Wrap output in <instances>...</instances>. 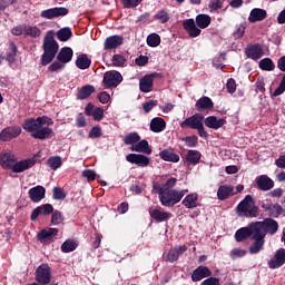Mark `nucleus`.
<instances>
[{
    "label": "nucleus",
    "instance_id": "obj_1",
    "mask_svg": "<svg viewBox=\"0 0 285 285\" xmlns=\"http://www.w3.org/2000/svg\"><path fill=\"white\" fill-rule=\"evenodd\" d=\"M177 185V178H169L164 185L155 183L153 185L154 195H158L161 206L170 208L175 204H179L184 199V195L188 193V189L176 190L173 189Z\"/></svg>",
    "mask_w": 285,
    "mask_h": 285
},
{
    "label": "nucleus",
    "instance_id": "obj_2",
    "mask_svg": "<svg viewBox=\"0 0 285 285\" xmlns=\"http://www.w3.org/2000/svg\"><path fill=\"white\" fill-rule=\"evenodd\" d=\"M55 121H52V118L48 116H42L38 118H29L24 120L22 124L23 130H27V132H30L31 137L33 139H50L52 135H55V131H52V128L50 126H53Z\"/></svg>",
    "mask_w": 285,
    "mask_h": 285
},
{
    "label": "nucleus",
    "instance_id": "obj_3",
    "mask_svg": "<svg viewBox=\"0 0 285 285\" xmlns=\"http://www.w3.org/2000/svg\"><path fill=\"white\" fill-rule=\"evenodd\" d=\"M52 31L47 32V36L43 40V53L41 56V66H48V63L52 62V59L57 56V51L59 50V45L55 41V37L52 36Z\"/></svg>",
    "mask_w": 285,
    "mask_h": 285
},
{
    "label": "nucleus",
    "instance_id": "obj_4",
    "mask_svg": "<svg viewBox=\"0 0 285 285\" xmlns=\"http://www.w3.org/2000/svg\"><path fill=\"white\" fill-rule=\"evenodd\" d=\"M237 212L240 217H257L259 209L255 206L253 196L247 195L237 206Z\"/></svg>",
    "mask_w": 285,
    "mask_h": 285
},
{
    "label": "nucleus",
    "instance_id": "obj_5",
    "mask_svg": "<svg viewBox=\"0 0 285 285\" xmlns=\"http://www.w3.org/2000/svg\"><path fill=\"white\" fill-rule=\"evenodd\" d=\"M254 228L257 230L258 235L266 237V233H269V235H275L279 228V225L274 219L266 218L264 222H256Z\"/></svg>",
    "mask_w": 285,
    "mask_h": 285
},
{
    "label": "nucleus",
    "instance_id": "obj_6",
    "mask_svg": "<svg viewBox=\"0 0 285 285\" xmlns=\"http://www.w3.org/2000/svg\"><path fill=\"white\" fill-rule=\"evenodd\" d=\"M52 279V271L49 264H41L36 269V282L46 285Z\"/></svg>",
    "mask_w": 285,
    "mask_h": 285
},
{
    "label": "nucleus",
    "instance_id": "obj_7",
    "mask_svg": "<svg viewBox=\"0 0 285 285\" xmlns=\"http://www.w3.org/2000/svg\"><path fill=\"white\" fill-rule=\"evenodd\" d=\"M124 81V77L119 71H107L104 75L102 83L105 88H117Z\"/></svg>",
    "mask_w": 285,
    "mask_h": 285
},
{
    "label": "nucleus",
    "instance_id": "obj_8",
    "mask_svg": "<svg viewBox=\"0 0 285 285\" xmlns=\"http://www.w3.org/2000/svg\"><path fill=\"white\" fill-rule=\"evenodd\" d=\"M126 161L135 164L139 168H148L150 166V158L144 154H128Z\"/></svg>",
    "mask_w": 285,
    "mask_h": 285
},
{
    "label": "nucleus",
    "instance_id": "obj_9",
    "mask_svg": "<svg viewBox=\"0 0 285 285\" xmlns=\"http://www.w3.org/2000/svg\"><path fill=\"white\" fill-rule=\"evenodd\" d=\"M203 124L204 115L195 114L180 122V128H191V130H197V128H202Z\"/></svg>",
    "mask_w": 285,
    "mask_h": 285
},
{
    "label": "nucleus",
    "instance_id": "obj_10",
    "mask_svg": "<svg viewBox=\"0 0 285 285\" xmlns=\"http://www.w3.org/2000/svg\"><path fill=\"white\" fill-rule=\"evenodd\" d=\"M254 225L255 223H252L247 227L239 228L235 233L236 242H244L245 239H248V237H255V235H259L257 233V229L254 227Z\"/></svg>",
    "mask_w": 285,
    "mask_h": 285
},
{
    "label": "nucleus",
    "instance_id": "obj_11",
    "mask_svg": "<svg viewBox=\"0 0 285 285\" xmlns=\"http://www.w3.org/2000/svg\"><path fill=\"white\" fill-rule=\"evenodd\" d=\"M17 161V156L12 151H1L0 154V166L4 170H12Z\"/></svg>",
    "mask_w": 285,
    "mask_h": 285
},
{
    "label": "nucleus",
    "instance_id": "obj_12",
    "mask_svg": "<svg viewBox=\"0 0 285 285\" xmlns=\"http://www.w3.org/2000/svg\"><path fill=\"white\" fill-rule=\"evenodd\" d=\"M66 14H68V9L63 8V7H56V8H51V9H47L41 11L40 17L42 19H57L59 17H66Z\"/></svg>",
    "mask_w": 285,
    "mask_h": 285
},
{
    "label": "nucleus",
    "instance_id": "obj_13",
    "mask_svg": "<svg viewBox=\"0 0 285 285\" xmlns=\"http://www.w3.org/2000/svg\"><path fill=\"white\" fill-rule=\"evenodd\" d=\"M57 235H59V229L49 227L40 230L37 238L38 242H41V244H48V242H52Z\"/></svg>",
    "mask_w": 285,
    "mask_h": 285
},
{
    "label": "nucleus",
    "instance_id": "obj_14",
    "mask_svg": "<svg viewBox=\"0 0 285 285\" xmlns=\"http://www.w3.org/2000/svg\"><path fill=\"white\" fill-rule=\"evenodd\" d=\"M52 213H55V207H52V205L50 204H45L41 206L36 207L30 216L31 222H36V219L43 215L45 217L48 215H52Z\"/></svg>",
    "mask_w": 285,
    "mask_h": 285
},
{
    "label": "nucleus",
    "instance_id": "obj_15",
    "mask_svg": "<svg viewBox=\"0 0 285 285\" xmlns=\"http://www.w3.org/2000/svg\"><path fill=\"white\" fill-rule=\"evenodd\" d=\"M21 135V127H7L0 132L1 141H10Z\"/></svg>",
    "mask_w": 285,
    "mask_h": 285
},
{
    "label": "nucleus",
    "instance_id": "obj_16",
    "mask_svg": "<svg viewBox=\"0 0 285 285\" xmlns=\"http://www.w3.org/2000/svg\"><path fill=\"white\" fill-rule=\"evenodd\" d=\"M37 164V160L35 158H28L20 161H17L12 166V173H24V170H28L32 168Z\"/></svg>",
    "mask_w": 285,
    "mask_h": 285
},
{
    "label": "nucleus",
    "instance_id": "obj_17",
    "mask_svg": "<svg viewBox=\"0 0 285 285\" xmlns=\"http://www.w3.org/2000/svg\"><path fill=\"white\" fill-rule=\"evenodd\" d=\"M85 112L88 117H92L95 121H101L104 119V108L95 107L92 102L87 104Z\"/></svg>",
    "mask_w": 285,
    "mask_h": 285
},
{
    "label": "nucleus",
    "instance_id": "obj_18",
    "mask_svg": "<svg viewBox=\"0 0 285 285\" xmlns=\"http://www.w3.org/2000/svg\"><path fill=\"white\" fill-rule=\"evenodd\" d=\"M285 264V249L281 248L276 250L274 257L268 262L269 268H282Z\"/></svg>",
    "mask_w": 285,
    "mask_h": 285
},
{
    "label": "nucleus",
    "instance_id": "obj_19",
    "mask_svg": "<svg viewBox=\"0 0 285 285\" xmlns=\"http://www.w3.org/2000/svg\"><path fill=\"white\" fill-rule=\"evenodd\" d=\"M29 198L33 204H39L46 198V188L43 186H36L29 189Z\"/></svg>",
    "mask_w": 285,
    "mask_h": 285
},
{
    "label": "nucleus",
    "instance_id": "obj_20",
    "mask_svg": "<svg viewBox=\"0 0 285 285\" xmlns=\"http://www.w3.org/2000/svg\"><path fill=\"white\" fill-rule=\"evenodd\" d=\"M183 27L191 38L199 37V35H202V29L197 27L194 19L184 20Z\"/></svg>",
    "mask_w": 285,
    "mask_h": 285
},
{
    "label": "nucleus",
    "instance_id": "obj_21",
    "mask_svg": "<svg viewBox=\"0 0 285 285\" xmlns=\"http://www.w3.org/2000/svg\"><path fill=\"white\" fill-rule=\"evenodd\" d=\"M124 45L122 36H111L108 37L104 42V50H116L119 46Z\"/></svg>",
    "mask_w": 285,
    "mask_h": 285
},
{
    "label": "nucleus",
    "instance_id": "obj_22",
    "mask_svg": "<svg viewBox=\"0 0 285 285\" xmlns=\"http://www.w3.org/2000/svg\"><path fill=\"white\" fill-rule=\"evenodd\" d=\"M205 126L212 128V130H219L226 126V118H218L216 116H209L205 119Z\"/></svg>",
    "mask_w": 285,
    "mask_h": 285
},
{
    "label": "nucleus",
    "instance_id": "obj_23",
    "mask_svg": "<svg viewBox=\"0 0 285 285\" xmlns=\"http://www.w3.org/2000/svg\"><path fill=\"white\" fill-rule=\"evenodd\" d=\"M256 186L259 188V190H272V188L275 187V181H273L271 177L262 175L256 178Z\"/></svg>",
    "mask_w": 285,
    "mask_h": 285
},
{
    "label": "nucleus",
    "instance_id": "obj_24",
    "mask_svg": "<svg viewBox=\"0 0 285 285\" xmlns=\"http://www.w3.org/2000/svg\"><path fill=\"white\" fill-rule=\"evenodd\" d=\"M149 215L151 219H155V222L158 223L168 222V219L173 217V214L164 212L161 208L149 209Z\"/></svg>",
    "mask_w": 285,
    "mask_h": 285
},
{
    "label": "nucleus",
    "instance_id": "obj_25",
    "mask_svg": "<svg viewBox=\"0 0 285 285\" xmlns=\"http://www.w3.org/2000/svg\"><path fill=\"white\" fill-rule=\"evenodd\" d=\"M246 55L248 59L257 61L258 59H262L264 57V49L261 47V45H252L247 47Z\"/></svg>",
    "mask_w": 285,
    "mask_h": 285
},
{
    "label": "nucleus",
    "instance_id": "obj_26",
    "mask_svg": "<svg viewBox=\"0 0 285 285\" xmlns=\"http://www.w3.org/2000/svg\"><path fill=\"white\" fill-rule=\"evenodd\" d=\"M159 157L160 159H163V161H170L171 164H177L179 163V159H180L178 154H176L175 149L173 148L163 149L159 153Z\"/></svg>",
    "mask_w": 285,
    "mask_h": 285
},
{
    "label": "nucleus",
    "instance_id": "obj_27",
    "mask_svg": "<svg viewBox=\"0 0 285 285\" xmlns=\"http://www.w3.org/2000/svg\"><path fill=\"white\" fill-rule=\"evenodd\" d=\"M186 250H188V247L186 245H180L171 248L166 256L167 262H177L179 259V255H184Z\"/></svg>",
    "mask_w": 285,
    "mask_h": 285
},
{
    "label": "nucleus",
    "instance_id": "obj_28",
    "mask_svg": "<svg viewBox=\"0 0 285 285\" xmlns=\"http://www.w3.org/2000/svg\"><path fill=\"white\" fill-rule=\"evenodd\" d=\"M210 275H213V272L208 267L199 266L193 272L191 279L193 282H202V279L210 277Z\"/></svg>",
    "mask_w": 285,
    "mask_h": 285
},
{
    "label": "nucleus",
    "instance_id": "obj_29",
    "mask_svg": "<svg viewBox=\"0 0 285 285\" xmlns=\"http://www.w3.org/2000/svg\"><path fill=\"white\" fill-rule=\"evenodd\" d=\"M155 81V75H146L139 81V88L141 92H151L153 91V83Z\"/></svg>",
    "mask_w": 285,
    "mask_h": 285
},
{
    "label": "nucleus",
    "instance_id": "obj_30",
    "mask_svg": "<svg viewBox=\"0 0 285 285\" xmlns=\"http://www.w3.org/2000/svg\"><path fill=\"white\" fill-rule=\"evenodd\" d=\"M233 195H235V187L232 185H223L217 190V197L220 202L228 199V197H233Z\"/></svg>",
    "mask_w": 285,
    "mask_h": 285
},
{
    "label": "nucleus",
    "instance_id": "obj_31",
    "mask_svg": "<svg viewBox=\"0 0 285 285\" xmlns=\"http://www.w3.org/2000/svg\"><path fill=\"white\" fill-rule=\"evenodd\" d=\"M134 153H141L142 155H153V148L147 140H138L136 145L131 146Z\"/></svg>",
    "mask_w": 285,
    "mask_h": 285
},
{
    "label": "nucleus",
    "instance_id": "obj_32",
    "mask_svg": "<svg viewBox=\"0 0 285 285\" xmlns=\"http://www.w3.org/2000/svg\"><path fill=\"white\" fill-rule=\"evenodd\" d=\"M266 10L261 8H255L250 11L248 21L249 23H257V21H264L266 19Z\"/></svg>",
    "mask_w": 285,
    "mask_h": 285
},
{
    "label": "nucleus",
    "instance_id": "obj_33",
    "mask_svg": "<svg viewBox=\"0 0 285 285\" xmlns=\"http://www.w3.org/2000/svg\"><path fill=\"white\" fill-rule=\"evenodd\" d=\"M264 237L262 234H255L254 244L249 247L250 255H257L264 248Z\"/></svg>",
    "mask_w": 285,
    "mask_h": 285
},
{
    "label": "nucleus",
    "instance_id": "obj_34",
    "mask_svg": "<svg viewBox=\"0 0 285 285\" xmlns=\"http://www.w3.org/2000/svg\"><path fill=\"white\" fill-rule=\"evenodd\" d=\"M72 55H75V52L70 47H63L59 51L57 59L58 61H61V63H70V61H72Z\"/></svg>",
    "mask_w": 285,
    "mask_h": 285
},
{
    "label": "nucleus",
    "instance_id": "obj_35",
    "mask_svg": "<svg viewBox=\"0 0 285 285\" xmlns=\"http://www.w3.org/2000/svg\"><path fill=\"white\" fill-rule=\"evenodd\" d=\"M151 132H164L166 130V120L161 117L153 118L150 121Z\"/></svg>",
    "mask_w": 285,
    "mask_h": 285
},
{
    "label": "nucleus",
    "instance_id": "obj_36",
    "mask_svg": "<svg viewBox=\"0 0 285 285\" xmlns=\"http://www.w3.org/2000/svg\"><path fill=\"white\" fill-rule=\"evenodd\" d=\"M198 202L199 195H197V193H191L183 199V206H185V208H197V206H199Z\"/></svg>",
    "mask_w": 285,
    "mask_h": 285
},
{
    "label": "nucleus",
    "instance_id": "obj_37",
    "mask_svg": "<svg viewBox=\"0 0 285 285\" xmlns=\"http://www.w3.org/2000/svg\"><path fill=\"white\" fill-rule=\"evenodd\" d=\"M214 104L213 100L209 97H202L196 102V108L202 112L203 110H213Z\"/></svg>",
    "mask_w": 285,
    "mask_h": 285
},
{
    "label": "nucleus",
    "instance_id": "obj_38",
    "mask_svg": "<svg viewBox=\"0 0 285 285\" xmlns=\"http://www.w3.org/2000/svg\"><path fill=\"white\" fill-rule=\"evenodd\" d=\"M91 63H92V60H90V58H88V55H86V53L78 56V58L76 60V66L80 70H88V68H90Z\"/></svg>",
    "mask_w": 285,
    "mask_h": 285
},
{
    "label": "nucleus",
    "instance_id": "obj_39",
    "mask_svg": "<svg viewBox=\"0 0 285 285\" xmlns=\"http://www.w3.org/2000/svg\"><path fill=\"white\" fill-rule=\"evenodd\" d=\"M213 21V18L208 14L200 13L196 17V26L200 28L202 30H205V28H208Z\"/></svg>",
    "mask_w": 285,
    "mask_h": 285
},
{
    "label": "nucleus",
    "instance_id": "obj_40",
    "mask_svg": "<svg viewBox=\"0 0 285 285\" xmlns=\"http://www.w3.org/2000/svg\"><path fill=\"white\" fill-rule=\"evenodd\" d=\"M202 159V153L197 150L189 149L186 155V161H189V164H193L196 166L198 161Z\"/></svg>",
    "mask_w": 285,
    "mask_h": 285
},
{
    "label": "nucleus",
    "instance_id": "obj_41",
    "mask_svg": "<svg viewBox=\"0 0 285 285\" xmlns=\"http://www.w3.org/2000/svg\"><path fill=\"white\" fill-rule=\"evenodd\" d=\"M24 35L32 39H39L41 37V30L37 26H24Z\"/></svg>",
    "mask_w": 285,
    "mask_h": 285
},
{
    "label": "nucleus",
    "instance_id": "obj_42",
    "mask_svg": "<svg viewBox=\"0 0 285 285\" xmlns=\"http://www.w3.org/2000/svg\"><path fill=\"white\" fill-rule=\"evenodd\" d=\"M92 92H95V87L92 85H86L79 89L77 97L79 99H88Z\"/></svg>",
    "mask_w": 285,
    "mask_h": 285
},
{
    "label": "nucleus",
    "instance_id": "obj_43",
    "mask_svg": "<svg viewBox=\"0 0 285 285\" xmlns=\"http://www.w3.org/2000/svg\"><path fill=\"white\" fill-rule=\"evenodd\" d=\"M77 246H79V244L76 240L67 239L61 245V250L62 253H72V250H77Z\"/></svg>",
    "mask_w": 285,
    "mask_h": 285
},
{
    "label": "nucleus",
    "instance_id": "obj_44",
    "mask_svg": "<svg viewBox=\"0 0 285 285\" xmlns=\"http://www.w3.org/2000/svg\"><path fill=\"white\" fill-rule=\"evenodd\" d=\"M161 43V37L157 33H150L148 37H147V45L150 47V48H157L158 46H160Z\"/></svg>",
    "mask_w": 285,
    "mask_h": 285
},
{
    "label": "nucleus",
    "instance_id": "obj_45",
    "mask_svg": "<svg viewBox=\"0 0 285 285\" xmlns=\"http://www.w3.org/2000/svg\"><path fill=\"white\" fill-rule=\"evenodd\" d=\"M139 139H141V137H139V134L131 132L125 136L124 144H126V146H135L139 141Z\"/></svg>",
    "mask_w": 285,
    "mask_h": 285
},
{
    "label": "nucleus",
    "instance_id": "obj_46",
    "mask_svg": "<svg viewBox=\"0 0 285 285\" xmlns=\"http://www.w3.org/2000/svg\"><path fill=\"white\" fill-rule=\"evenodd\" d=\"M154 19L159 21V23H168L170 21V14L166 10H160L154 16Z\"/></svg>",
    "mask_w": 285,
    "mask_h": 285
},
{
    "label": "nucleus",
    "instance_id": "obj_47",
    "mask_svg": "<svg viewBox=\"0 0 285 285\" xmlns=\"http://www.w3.org/2000/svg\"><path fill=\"white\" fill-rule=\"evenodd\" d=\"M259 68L261 70H266L271 72V70H275V63H273V60L271 58H264L259 61Z\"/></svg>",
    "mask_w": 285,
    "mask_h": 285
},
{
    "label": "nucleus",
    "instance_id": "obj_48",
    "mask_svg": "<svg viewBox=\"0 0 285 285\" xmlns=\"http://www.w3.org/2000/svg\"><path fill=\"white\" fill-rule=\"evenodd\" d=\"M57 37H58L59 41H68V39H70V37H72V30H70V28L60 29L57 32Z\"/></svg>",
    "mask_w": 285,
    "mask_h": 285
},
{
    "label": "nucleus",
    "instance_id": "obj_49",
    "mask_svg": "<svg viewBox=\"0 0 285 285\" xmlns=\"http://www.w3.org/2000/svg\"><path fill=\"white\" fill-rule=\"evenodd\" d=\"M111 63L116 68H121V67L126 66V57H124L119 53H116L112 56Z\"/></svg>",
    "mask_w": 285,
    "mask_h": 285
},
{
    "label": "nucleus",
    "instance_id": "obj_50",
    "mask_svg": "<svg viewBox=\"0 0 285 285\" xmlns=\"http://www.w3.org/2000/svg\"><path fill=\"white\" fill-rule=\"evenodd\" d=\"M51 224L52 226H59L60 224H63V214H61L59 210L52 212Z\"/></svg>",
    "mask_w": 285,
    "mask_h": 285
},
{
    "label": "nucleus",
    "instance_id": "obj_51",
    "mask_svg": "<svg viewBox=\"0 0 285 285\" xmlns=\"http://www.w3.org/2000/svg\"><path fill=\"white\" fill-rule=\"evenodd\" d=\"M14 57H17V46L11 42L7 53V61H9V63H14Z\"/></svg>",
    "mask_w": 285,
    "mask_h": 285
},
{
    "label": "nucleus",
    "instance_id": "obj_52",
    "mask_svg": "<svg viewBox=\"0 0 285 285\" xmlns=\"http://www.w3.org/2000/svg\"><path fill=\"white\" fill-rule=\"evenodd\" d=\"M210 12H217V10H222L224 8V1L222 0H210L208 4Z\"/></svg>",
    "mask_w": 285,
    "mask_h": 285
},
{
    "label": "nucleus",
    "instance_id": "obj_53",
    "mask_svg": "<svg viewBox=\"0 0 285 285\" xmlns=\"http://www.w3.org/2000/svg\"><path fill=\"white\" fill-rule=\"evenodd\" d=\"M48 165L51 168V170H57V168H61V157H50L48 159Z\"/></svg>",
    "mask_w": 285,
    "mask_h": 285
},
{
    "label": "nucleus",
    "instance_id": "obj_54",
    "mask_svg": "<svg viewBox=\"0 0 285 285\" xmlns=\"http://www.w3.org/2000/svg\"><path fill=\"white\" fill-rule=\"evenodd\" d=\"M246 250L242 248H234L229 253L232 259H239L240 257H246Z\"/></svg>",
    "mask_w": 285,
    "mask_h": 285
},
{
    "label": "nucleus",
    "instance_id": "obj_55",
    "mask_svg": "<svg viewBox=\"0 0 285 285\" xmlns=\"http://www.w3.org/2000/svg\"><path fill=\"white\" fill-rule=\"evenodd\" d=\"M282 206L279 204H274L272 205L268 215H271V217H279V215H282Z\"/></svg>",
    "mask_w": 285,
    "mask_h": 285
},
{
    "label": "nucleus",
    "instance_id": "obj_56",
    "mask_svg": "<svg viewBox=\"0 0 285 285\" xmlns=\"http://www.w3.org/2000/svg\"><path fill=\"white\" fill-rule=\"evenodd\" d=\"M183 141H185L186 146H188V148H195V146H197L198 144V138L197 136H188L183 138Z\"/></svg>",
    "mask_w": 285,
    "mask_h": 285
},
{
    "label": "nucleus",
    "instance_id": "obj_57",
    "mask_svg": "<svg viewBox=\"0 0 285 285\" xmlns=\"http://www.w3.org/2000/svg\"><path fill=\"white\" fill-rule=\"evenodd\" d=\"M81 175L87 181H95V179H97V173L91 169H85Z\"/></svg>",
    "mask_w": 285,
    "mask_h": 285
},
{
    "label": "nucleus",
    "instance_id": "obj_58",
    "mask_svg": "<svg viewBox=\"0 0 285 285\" xmlns=\"http://www.w3.org/2000/svg\"><path fill=\"white\" fill-rule=\"evenodd\" d=\"M284 92H285V75H284L278 88L274 90L273 97H279V95H284Z\"/></svg>",
    "mask_w": 285,
    "mask_h": 285
},
{
    "label": "nucleus",
    "instance_id": "obj_59",
    "mask_svg": "<svg viewBox=\"0 0 285 285\" xmlns=\"http://www.w3.org/2000/svg\"><path fill=\"white\" fill-rule=\"evenodd\" d=\"M89 137L91 139H98V137H101V127L99 126L92 127L91 130L89 131Z\"/></svg>",
    "mask_w": 285,
    "mask_h": 285
},
{
    "label": "nucleus",
    "instance_id": "obj_60",
    "mask_svg": "<svg viewBox=\"0 0 285 285\" xmlns=\"http://www.w3.org/2000/svg\"><path fill=\"white\" fill-rule=\"evenodd\" d=\"M98 100L100 101V104H110V94H108L107 91H101L98 95Z\"/></svg>",
    "mask_w": 285,
    "mask_h": 285
},
{
    "label": "nucleus",
    "instance_id": "obj_61",
    "mask_svg": "<svg viewBox=\"0 0 285 285\" xmlns=\"http://www.w3.org/2000/svg\"><path fill=\"white\" fill-rule=\"evenodd\" d=\"M53 199H66V193L59 187L53 188Z\"/></svg>",
    "mask_w": 285,
    "mask_h": 285
},
{
    "label": "nucleus",
    "instance_id": "obj_62",
    "mask_svg": "<svg viewBox=\"0 0 285 285\" xmlns=\"http://www.w3.org/2000/svg\"><path fill=\"white\" fill-rule=\"evenodd\" d=\"M141 0H122V6L125 8H137Z\"/></svg>",
    "mask_w": 285,
    "mask_h": 285
},
{
    "label": "nucleus",
    "instance_id": "obj_63",
    "mask_svg": "<svg viewBox=\"0 0 285 285\" xmlns=\"http://www.w3.org/2000/svg\"><path fill=\"white\" fill-rule=\"evenodd\" d=\"M156 106H157V100H149L142 104V109L145 110V112H150V110H153V108H155Z\"/></svg>",
    "mask_w": 285,
    "mask_h": 285
},
{
    "label": "nucleus",
    "instance_id": "obj_64",
    "mask_svg": "<svg viewBox=\"0 0 285 285\" xmlns=\"http://www.w3.org/2000/svg\"><path fill=\"white\" fill-rule=\"evenodd\" d=\"M202 285H219V278L217 277H209L205 279Z\"/></svg>",
    "mask_w": 285,
    "mask_h": 285
}]
</instances>
